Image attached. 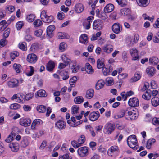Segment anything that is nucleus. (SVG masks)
<instances>
[{
	"label": "nucleus",
	"mask_w": 159,
	"mask_h": 159,
	"mask_svg": "<svg viewBox=\"0 0 159 159\" xmlns=\"http://www.w3.org/2000/svg\"><path fill=\"white\" fill-rule=\"evenodd\" d=\"M125 114V119L128 120H134L138 118V113L130 111H126L125 113L123 112H121L120 115L118 114L116 117H117V118H121L124 116Z\"/></svg>",
	"instance_id": "nucleus-1"
},
{
	"label": "nucleus",
	"mask_w": 159,
	"mask_h": 159,
	"mask_svg": "<svg viewBox=\"0 0 159 159\" xmlns=\"http://www.w3.org/2000/svg\"><path fill=\"white\" fill-rule=\"evenodd\" d=\"M127 143L128 145L134 150L138 149L139 146L137 144V140L135 135H132L129 136L127 139Z\"/></svg>",
	"instance_id": "nucleus-2"
},
{
	"label": "nucleus",
	"mask_w": 159,
	"mask_h": 159,
	"mask_svg": "<svg viewBox=\"0 0 159 159\" xmlns=\"http://www.w3.org/2000/svg\"><path fill=\"white\" fill-rule=\"evenodd\" d=\"M40 17L44 23H50L54 20L53 17L52 15H47L45 10H43L41 12Z\"/></svg>",
	"instance_id": "nucleus-3"
},
{
	"label": "nucleus",
	"mask_w": 159,
	"mask_h": 159,
	"mask_svg": "<svg viewBox=\"0 0 159 159\" xmlns=\"http://www.w3.org/2000/svg\"><path fill=\"white\" fill-rule=\"evenodd\" d=\"M115 126L113 124L108 123L105 125L104 130L105 133L107 134H111L115 130Z\"/></svg>",
	"instance_id": "nucleus-4"
},
{
	"label": "nucleus",
	"mask_w": 159,
	"mask_h": 159,
	"mask_svg": "<svg viewBox=\"0 0 159 159\" xmlns=\"http://www.w3.org/2000/svg\"><path fill=\"white\" fill-rule=\"evenodd\" d=\"M103 26V21L102 20L98 19L95 20L93 24L94 29L99 30L102 28Z\"/></svg>",
	"instance_id": "nucleus-5"
},
{
	"label": "nucleus",
	"mask_w": 159,
	"mask_h": 159,
	"mask_svg": "<svg viewBox=\"0 0 159 159\" xmlns=\"http://www.w3.org/2000/svg\"><path fill=\"white\" fill-rule=\"evenodd\" d=\"M88 148L87 147H82L79 148L77 152L78 155L81 157H84L88 154Z\"/></svg>",
	"instance_id": "nucleus-6"
},
{
	"label": "nucleus",
	"mask_w": 159,
	"mask_h": 159,
	"mask_svg": "<svg viewBox=\"0 0 159 159\" xmlns=\"http://www.w3.org/2000/svg\"><path fill=\"white\" fill-rule=\"evenodd\" d=\"M38 59L37 56L34 53L29 54L27 57V61L31 63H34L36 62Z\"/></svg>",
	"instance_id": "nucleus-7"
},
{
	"label": "nucleus",
	"mask_w": 159,
	"mask_h": 159,
	"mask_svg": "<svg viewBox=\"0 0 159 159\" xmlns=\"http://www.w3.org/2000/svg\"><path fill=\"white\" fill-rule=\"evenodd\" d=\"M57 73L61 77L63 80H66L69 78V76L67 71L62 69H59L57 72Z\"/></svg>",
	"instance_id": "nucleus-8"
},
{
	"label": "nucleus",
	"mask_w": 159,
	"mask_h": 159,
	"mask_svg": "<svg viewBox=\"0 0 159 159\" xmlns=\"http://www.w3.org/2000/svg\"><path fill=\"white\" fill-rule=\"evenodd\" d=\"M128 103L131 107H137L139 105V102L137 98L134 97L129 99Z\"/></svg>",
	"instance_id": "nucleus-9"
},
{
	"label": "nucleus",
	"mask_w": 159,
	"mask_h": 159,
	"mask_svg": "<svg viewBox=\"0 0 159 159\" xmlns=\"http://www.w3.org/2000/svg\"><path fill=\"white\" fill-rule=\"evenodd\" d=\"M100 116L99 112L96 111L91 112L89 116V120L93 121L97 120Z\"/></svg>",
	"instance_id": "nucleus-10"
},
{
	"label": "nucleus",
	"mask_w": 159,
	"mask_h": 159,
	"mask_svg": "<svg viewBox=\"0 0 159 159\" xmlns=\"http://www.w3.org/2000/svg\"><path fill=\"white\" fill-rule=\"evenodd\" d=\"M55 29V27L53 25H49L47 28V34L48 38H50L53 36V34L52 32Z\"/></svg>",
	"instance_id": "nucleus-11"
},
{
	"label": "nucleus",
	"mask_w": 159,
	"mask_h": 159,
	"mask_svg": "<svg viewBox=\"0 0 159 159\" xmlns=\"http://www.w3.org/2000/svg\"><path fill=\"white\" fill-rule=\"evenodd\" d=\"M31 122V121L30 119L22 118L20 120V124L22 126L26 127L30 125Z\"/></svg>",
	"instance_id": "nucleus-12"
},
{
	"label": "nucleus",
	"mask_w": 159,
	"mask_h": 159,
	"mask_svg": "<svg viewBox=\"0 0 159 159\" xmlns=\"http://www.w3.org/2000/svg\"><path fill=\"white\" fill-rule=\"evenodd\" d=\"M121 25L118 23H115L112 25V29L113 31L115 34L119 33L121 30L120 29Z\"/></svg>",
	"instance_id": "nucleus-13"
},
{
	"label": "nucleus",
	"mask_w": 159,
	"mask_h": 159,
	"mask_svg": "<svg viewBox=\"0 0 159 159\" xmlns=\"http://www.w3.org/2000/svg\"><path fill=\"white\" fill-rule=\"evenodd\" d=\"M55 125L59 129L62 130L65 128L66 123L64 121L59 120L55 123Z\"/></svg>",
	"instance_id": "nucleus-14"
},
{
	"label": "nucleus",
	"mask_w": 159,
	"mask_h": 159,
	"mask_svg": "<svg viewBox=\"0 0 159 159\" xmlns=\"http://www.w3.org/2000/svg\"><path fill=\"white\" fill-rule=\"evenodd\" d=\"M19 81L16 79H13L9 81L8 83V85L10 88H14L18 86Z\"/></svg>",
	"instance_id": "nucleus-15"
},
{
	"label": "nucleus",
	"mask_w": 159,
	"mask_h": 159,
	"mask_svg": "<svg viewBox=\"0 0 159 159\" xmlns=\"http://www.w3.org/2000/svg\"><path fill=\"white\" fill-rule=\"evenodd\" d=\"M9 147L11 150L14 152H16L19 148V145L16 143H12L9 144Z\"/></svg>",
	"instance_id": "nucleus-16"
},
{
	"label": "nucleus",
	"mask_w": 159,
	"mask_h": 159,
	"mask_svg": "<svg viewBox=\"0 0 159 159\" xmlns=\"http://www.w3.org/2000/svg\"><path fill=\"white\" fill-rule=\"evenodd\" d=\"M103 50L104 52L110 53L113 50V46L110 44H106L104 46Z\"/></svg>",
	"instance_id": "nucleus-17"
},
{
	"label": "nucleus",
	"mask_w": 159,
	"mask_h": 159,
	"mask_svg": "<svg viewBox=\"0 0 159 159\" xmlns=\"http://www.w3.org/2000/svg\"><path fill=\"white\" fill-rule=\"evenodd\" d=\"M136 2L139 6L146 7L149 3L150 0H136Z\"/></svg>",
	"instance_id": "nucleus-18"
},
{
	"label": "nucleus",
	"mask_w": 159,
	"mask_h": 159,
	"mask_svg": "<svg viewBox=\"0 0 159 159\" xmlns=\"http://www.w3.org/2000/svg\"><path fill=\"white\" fill-rule=\"evenodd\" d=\"M112 70V67L111 66H110L107 67H103L102 71L104 75H107Z\"/></svg>",
	"instance_id": "nucleus-19"
},
{
	"label": "nucleus",
	"mask_w": 159,
	"mask_h": 159,
	"mask_svg": "<svg viewBox=\"0 0 159 159\" xmlns=\"http://www.w3.org/2000/svg\"><path fill=\"white\" fill-rule=\"evenodd\" d=\"M85 70L87 73L89 74H92L94 71L92 66L88 63H87L86 64L85 66Z\"/></svg>",
	"instance_id": "nucleus-20"
},
{
	"label": "nucleus",
	"mask_w": 159,
	"mask_h": 159,
	"mask_svg": "<svg viewBox=\"0 0 159 159\" xmlns=\"http://www.w3.org/2000/svg\"><path fill=\"white\" fill-rule=\"evenodd\" d=\"M114 8V5L112 4H107L104 8V11L105 12H110L112 11Z\"/></svg>",
	"instance_id": "nucleus-21"
},
{
	"label": "nucleus",
	"mask_w": 159,
	"mask_h": 159,
	"mask_svg": "<svg viewBox=\"0 0 159 159\" xmlns=\"http://www.w3.org/2000/svg\"><path fill=\"white\" fill-rule=\"evenodd\" d=\"M84 9L83 5L81 3L76 4L75 7V10L77 13H80L82 12Z\"/></svg>",
	"instance_id": "nucleus-22"
},
{
	"label": "nucleus",
	"mask_w": 159,
	"mask_h": 159,
	"mask_svg": "<svg viewBox=\"0 0 159 159\" xmlns=\"http://www.w3.org/2000/svg\"><path fill=\"white\" fill-rule=\"evenodd\" d=\"M94 95V91L93 89H90L86 91V98L88 99H91Z\"/></svg>",
	"instance_id": "nucleus-23"
},
{
	"label": "nucleus",
	"mask_w": 159,
	"mask_h": 159,
	"mask_svg": "<svg viewBox=\"0 0 159 159\" xmlns=\"http://www.w3.org/2000/svg\"><path fill=\"white\" fill-rule=\"evenodd\" d=\"M105 84V82L102 80H99L96 84L95 88L97 90H99L102 88Z\"/></svg>",
	"instance_id": "nucleus-24"
},
{
	"label": "nucleus",
	"mask_w": 159,
	"mask_h": 159,
	"mask_svg": "<svg viewBox=\"0 0 159 159\" xmlns=\"http://www.w3.org/2000/svg\"><path fill=\"white\" fill-rule=\"evenodd\" d=\"M55 67L54 63L52 61H49L46 66V69L49 71H52Z\"/></svg>",
	"instance_id": "nucleus-25"
},
{
	"label": "nucleus",
	"mask_w": 159,
	"mask_h": 159,
	"mask_svg": "<svg viewBox=\"0 0 159 159\" xmlns=\"http://www.w3.org/2000/svg\"><path fill=\"white\" fill-rule=\"evenodd\" d=\"M152 105L154 107H157L159 105V98L157 97H154L151 100Z\"/></svg>",
	"instance_id": "nucleus-26"
},
{
	"label": "nucleus",
	"mask_w": 159,
	"mask_h": 159,
	"mask_svg": "<svg viewBox=\"0 0 159 159\" xmlns=\"http://www.w3.org/2000/svg\"><path fill=\"white\" fill-rule=\"evenodd\" d=\"M87 35L85 34H82L80 38V42L82 43L86 44L88 43Z\"/></svg>",
	"instance_id": "nucleus-27"
},
{
	"label": "nucleus",
	"mask_w": 159,
	"mask_h": 159,
	"mask_svg": "<svg viewBox=\"0 0 159 159\" xmlns=\"http://www.w3.org/2000/svg\"><path fill=\"white\" fill-rule=\"evenodd\" d=\"M39 48V44L37 42H35L32 44L30 48V50L32 52H34L38 49Z\"/></svg>",
	"instance_id": "nucleus-28"
},
{
	"label": "nucleus",
	"mask_w": 159,
	"mask_h": 159,
	"mask_svg": "<svg viewBox=\"0 0 159 159\" xmlns=\"http://www.w3.org/2000/svg\"><path fill=\"white\" fill-rule=\"evenodd\" d=\"M41 122H42V121L40 119H36L34 120L31 125L32 129L33 130H34L36 126L39 125Z\"/></svg>",
	"instance_id": "nucleus-29"
},
{
	"label": "nucleus",
	"mask_w": 159,
	"mask_h": 159,
	"mask_svg": "<svg viewBox=\"0 0 159 159\" xmlns=\"http://www.w3.org/2000/svg\"><path fill=\"white\" fill-rule=\"evenodd\" d=\"M155 69L154 67H149L146 69L147 73L151 76L153 75L155 73Z\"/></svg>",
	"instance_id": "nucleus-30"
},
{
	"label": "nucleus",
	"mask_w": 159,
	"mask_h": 159,
	"mask_svg": "<svg viewBox=\"0 0 159 159\" xmlns=\"http://www.w3.org/2000/svg\"><path fill=\"white\" fill-rule=\"evenodd\" d=\"M108 151V152L117 154L119 152V150L117 146H114L111 147Z\"/></svg>",
	"instance_id": "nucleus-31"
},
{
	"label": "nucleus",
	"mask_w": 159,
	"mask_h": 159,
	"mask_svg": "<svg viewBox=\"0 0 159 159\" xmlns=\"http://www.w3.org/2000/svg\"><path fill=\"white\" fill-rule=\"evenodd\" d=\"M16 134L14 132H12L10 134L8 137L6 139L5 141L8 143H9L11 142L14 139Z\"/></svg>",
	"instance_id": "nucleus-32"
},
{
	"label": "nucleus",
	"mask_w": 159,
	"mask_h": 159,
	"mask_svg": "<svg viewBox=\"0 0 159 159\" xmlns=\"http://www.w3.org/2000/svg\"><path fill=\"white\" fill-rule=\"evenodd\" d=\"M141 76L139 74L136 73L135 74L134 78H131L130 81L131 83L136 82L139 80Z\"/></svg>",
	"instance_id": "nucleus-33"
},
{
	"label": "nucleus",
	"mask_w": 159,
	"mask_h": 159,
	"mask_svg": "<svg viewBox=\"0 0 159 159\" xmlns=\"http://www.w3.org/2000/svg\"><path fill=\"white\" fill-rule=\"evenodd\" d=\"M84 98L81 96H78L75 97L74 99V102L77 104H80L83 102Z\"/></svg>",
	"instance_id": "nucleus-34"
},
{
	"label": "nucleus",
	"mask_w": 159,
	"mask_h": 159,
	"mask_svg": "<svg viewBox=\"0 0 159 159\" xmlns=\"http://www.w3.org/2000/svg\"><path fill=\"white\" fill-rule=\"evenodd\" d=\"M97 67L98 69L103 68L104 66V64L102 59H98L97 61Z\"/></svg>",
	"instance_id": "nucleus-35"
},
{
	"label": "nucleus",
	"mask_w": 159,
	"mask_h": 159,
	"mask_svg": "<svg viewBox=\"0 0 159 159\" xmlns=\"http://www.w3.org/2000/svg\"><path fill=\"white\" fill-rule=\"evenodd\" d=\"M149 62L151 63H154L155 65H156L158 63L159 60L157 57H153L149 58Z\"/></svg>",
	"instance_id": "nucleus-36"
},
{
	"label": "nucleus",
	"mask_w": 159,
	"mask_h": 159,
	"mask_svg": "<svg viewBox=\"0 0 159 159\" xmlns=\"http://www.w3.org/2000/svg\"><path fill=\"white\" fill-rule=\"evenodd\" d=\"M155 139H149L147 143V148L148 149H150L151 146L155 142Z\"/></svg>",
	"instance_id": "nucleus-37"
},
{
	"label": "nucleus",
	"mask_w": 159,
	"mask_h": 159,
	"mask_svg": "<svg viewBox=\"0 0 159 159\" xmlns=\"http://www.w3.org/2000/svg\"><path fill=\"white\" fill-rule=\"evenodd\" d=\"M37 94L38 96L40 97H45L47 95L46 91L44 90H39L37 92Z\"/></svg>",
	"instance_id": "nucleus-38"
},
{
	"label": "nucleus",
	"mask_w": 159,
	"mask_h": 159,
	"mask_svg": "<svg viewBox=\"0 0 159 159\" xmlns=\"http://www.w3.org/2000/svg\"><path fill=\"white\" fill-rule=\"evenodd\" d=\"M130 10L128 8H124L121 9L120 12L121 14L124 16L127 15L130 12Z\"/></svg>",
	"instance_id": "nucleus-39"
},
{
	"label": "nucleus",
	"mask_w": 159,
	"mask_h": 159,
	"mask_svg": "<svg viewBox=\"0 0 159 159\" xmlns=\"http://www.w3.org/2000/svg\"><path fill=\"white\" fill-rule=\"evenodd\" d=\"M20 97L21 98L25 99L26 100H28L32 98L33 96V94L32 93H30L27 94L25 96L23 95L22 96L20 94Z\"/></svg>",
	"instance_id": "nucleus-40"
},
{
	"label": "nucleus",
	"mask_w": 159,
	"mask_h": 159,
	"mask_svg": "<svg viewBox=\"0 0 159 159\" xmlns=\"http://www.w3.org/2000/svg\"><path fill=\"white\" fill-rule=\"evenodd\" d=\"M43 23L42 21L39 19L35 20L33 23L34 27H39L42 25Z\"/></svg>",
	"instance_id": "nucleus-41"
},
{
	"label": "nucleus",
	"mask_w": 159,
	"mask_h": 159,
	"mask_svg": "<svg viewBox=\"0 0 159 159\" xmlns=\"http://www.w3.org/2000/svg\"><path fill=\"white\" fill-rule=\"evenodd\" d=\"M77 78L76 77L74 76L71 78L69 81V83L72 87H75V83L77 81Z\"/></svg>",
	"instance_id": "nucleus-42"
},
{
	"label": "nucleus",
	"mask_w": 159,
	"mask_h": 159,
	"mask_svg": "<svg viewBox=\"0 0 159 159\" xmlns=\"http://www.w3.org/2000/svg\"><path fill=\"white\" fill-rule=\"evenodd\" d=\"M36 109L39 112L44 113L46 111V107L45 106L41 105L37 106Z\"/></svg>",
	"instance_id": "nucleus-43"
},
{
	"label": "nucleus",
	"mask_w": 159,
	"mask_h": 159,
	"mask_svg": "<svg viewBox=\"0 0 159 159\" xmlns=\"http://www.w3.org/2000/svg\"><path fill=\"white\" fill-rule=\"evenodd\" d=\"M29 142L27 138H24L21 142V145L22 147L25 148L28 146Z\"/></svg>",
	"instance_id": "nucleus-44"
},
{
	"label": "nucleus",
	"mask_w": 159,
	"mask_h": 159,
	"mask_svg": "<svg viewBox=\"0 0 159 159\" xmlns=\"http://www.w3.org/2000/svg\"><path fill=\"white\" fill-rule=\"evenodd\" d=\"M13 67L17 73H19L20 72V70L21 68V66L20 65L15 63L13 65Z\"/></svg>",
	"instance_id": "nucleus-45"
},
{
	"label": "nucleus",
	"mask_w": 159,
	"mask_h": 159,
	"mask_svg": "<svg viewBox=\"0 0 159 159\" xmlns=\"http://www.w3.org/2000/svg\"><path fill=\"white\" fill-rule=\"evenodd\" d=\"M72 157L69 156V153H68L63 155H60L59 157V159H72Z\"/></svg>",
	"instance_id": "nucleus-46"
},
{
	"label": "nucleus",
	"mask_w": 159,
	"mask_h": 159,
	"mask_svg": "<svg viewBox=\"0 0 159 159\" xmlns=\"http://www.w3.org/2000/svg\"><path fill=\"white\" fill-rule=\"evenodd\" d=\"M85 136L84 135H81L80 137L78 140V142L80 146L85 141Z\"/></svg>",
	"instance_id": "nucleus-47"
},
{
	"label": "nucleus",
	"mask_w": 159,
	"mask_h": 159,
	"mask_svg": "<svg viewBox=\"0 0 159 159\" xmlns=\"http://www.w3.org/2000/svg\"><path fill=\"white\" fill-rule=\"evenodd\" d=\"M67 45L64 43H61L59 46V49L61 52L64 51L67 48Z\"/></svg>",
	"instance_id": "nucleus-48"
},
{
	"label": "nucleus",
	"mask_w": 159,
	"mask_h": 159,
	"mask_svg": "<svg viewBox=\"0 0 159 159\" xmlns=\"http://www.w3.org/2000/svg\"><path fill=\"white\" fill-rule=\"evenodd\" d=\"M71 69H72V72L74 73L77 72L80 69V67L79 66H76V64L75 63H74L73 64L71 67Z\"/></svg>",
	"instance_id": "nucleus-49"
},
{
	"label": "nucleus",
	"mask_w": 159,
	"mask_h": 159,
	"mask_svg": "<svg viewBox=\"0 0 159 159\" xmlns=\"http://www.w3.org/2000/svg\"><path fill=\"white\" fill-rule=\"evenodd\" d=\"M35 16L32 14L28 15L27 16V21L30 22H32L35 18Z\"/></svg>",
	"instance_id": "nucleus-50"
},
{
	"label": "nucleus",
	"mask_w": 159,
	"mask_h": 159,
	"mask_svg": "<svg viewBox=\"0 0 159 159\" xmlns=\"http://www.w3.org/2000/svg\"><path fill=\"white\" fill-rule=\"evenodd\" d=\"M19 55V52L16 51H14L12 52L10 54L11 59L12 60H14L16 57H18Z\"/></svg>",
	"instance_id": "nucleus-51"
},
{
	"label": "nucleus",
	"mask_w": 159,
	"mask_h": 159,
	"mask_svg": "<svg viewBox=\"0 0 159 159\" xmlns=\"http://www.w3.org/2000/svg\"><path fill=\"white\" fill-rule=\"evenodd\" d=\"M19 47L20 49L23 51L27 50L26 43L25 42L20 43L19 44Z\"/></svg>",
	"instance_id": "nucleus-52"
},
{
	"label": "nucleus",
	"mask_w": 159,
	"mask_h": 159,
	"mask_svg": "<svg viewBox=\"0 0 159 159\" xmlns=\"http://www.w3.org/2000/svg\"><path fill=\"white\" fill-rule=\"evenodd\" d=\"M20 107V104L15 103L12 104L10 106V108L12 109L16 110Z\"/></svg>",
	"instance_id": "nucleus-53"
},
{
	"label": "nucleus",
	"mask_w": 159,
	"mask_h": 159,
	"mask_svg": "<svg viewBox=\"0 0 159 159\" xmlns=\"http://www.w3.org/2000/svg\"><path fill=\"white\" fill-rule=\"evenodd\" d=\"M150 92V90L148 89L146 91V93H147L149 97H148L146 94H143L142 95V98L145 99H146L147 100H149L151 97V94L149 93Z\"/></svg>",
	"instance_id": "nucleus-54"
},
{
	"label": "nucleus",
	"mask_w": 159,
	"mask_h": 159,
	"mask_svg": "<svg viewBox=\"0 0 159 159\" xmlns=\"http://www.w3.org/2000/svg\"><path fill=\"white\" fill-rule=\"evenodd\" d=\"M10 32V29L9 28H7L6 29L3 34V36L4 38H7L8 37Z\"/></svg>",
	"instance_id": "nucleus-55"
},
{
	"label": "nucleus",
	"mask_w": 159,
	"mask_h": 159,
	"mask_svg": "<svg viewBox=\"0 0 159 159\" xmlns=\"http://www.w3.org/2000/svg\"><path fill=\"white\" fill-rule=\"evenodd\" d=\"M143 16L144 18V20H148L152 22H153L154 19V16H152V17H150L149 16H148L146 14H143Z\"/></svg>",
	"instance_id": "nucleus-56"
},
{
	"label": "nucleus",
	"mask_w": 159,
	"mask_h": 159,
	"mask_svg": "<svg viewBox=\"0 0 159 159\" xmlns=\"http://www.w3.org/2000/svg\"><path fill=\"white\" fill-rule=\"evenodd\" d=\"M62 59L64 62L66 64V65H68L70 60V59L67 58L65 55H62Z\"/></svg>",
	"instance_id": "nucleus-57"
},
{
	"label": "nucleus",
	"mask_w": 159,
	"mask_h": 159,
	"mask_svg": "<svg viewBox=\"0 0 159 159\" xmlns=\"http://www.w3.org/2000/svg\"><path fill=\"white\" fill-rule=\"evenodd\" d=\"M7 43V41L5 39H2L0 41V47H2L5 45Z\"/></svg>",
	"instance_id": "nucleus-58"
},
{
	"label": "nucleus",
	"mask_w": 159,
	"mask_h": 159,
	"mask_svg": "<svg viewBox=\"0 0 159 159\" xmlns=\"http://www.w3.org/2000/svg\"><path fill=\"white\" fill-rule=\"evenodd\" d=\"M152 123L156 125H159V118H153L152 120Z\"/></svg>",
	"instance_id": "nucleus-59"
},
{
	"label": "nucleus",
	"mask_w": 159,
	"mask_h": 159,
	"mask_svg": "<svg viewBox=\"0 0 159 159\" xmlns=\"http://www.w3.org/2000/svg\"><path fill=\"white\" fill-rule=\"evenodd\" d=\"M43 33V30L41 29H39L34 32V34L37 37L41 36Z\"/></svg>",
	"instance_id": "nucleus-60"
},
{
	"label": "nucleus",
	"mask_w": 159,
	"mask_h": 159,
	"mask_svg": "<svg viewBox=\"0 0 159 159\" xmlns=\"http://www.w3.org/2000/svg\"><path fill=\"white\" fill-rule=\"evenodd\" d=\"M72 110H73V113H77L78 112L79 108L78 106L74 105L72 107Z\"/></svg>",
	"instance_id": "nucleus-61"
},
{
	"label": "nucleus",
	"mask_w": 159,
	"mask_h": 159,
	"mask_svg": "<svg viewBox=\"0 0 159 159\" xmlns=\"http://www.w3.org/2000/svg\"><path fill=\"white\" fill-rule=\"evenodd\" d=\"M107 85L108 86L112 85L114 84L113 80L112 78H107L106 80Z\"/></svg>",
	"instance_id": "nucleus-62"
},
{
	"label": "nucleus",
	"mask_w": 159,
	"mask_h": 159,
	"mask_svg": "<svg viewBox=\"0 0 159 159\" xmlns=\"http://www.w3.org/2000/svg\"><path fill=\"white\" fill-rule=\"evenodd\" d=\"M130 53L131 56L133 57L134 55H137V50L135 48H133L130 50Z\"/></svg>",
	"instance_id": "nucleus-63"
},
{
	"label": "nucleus",
	"mask_w": 159,
	"mask_h": 159,
	"mask_svg": "<svg viewBox=\"0 0 159 159\" xmlns=\"http://www.w3.org/2000/svg\"><path fill=\"white\" fill-rule=\"evenodd\" d=\"M71 144L72 146L75 148H77L80 146L78 142L75 140L71 141Z\"/></svg>",
	"instance_id": "nucleus-64"
}]
</instances>
